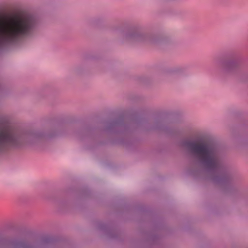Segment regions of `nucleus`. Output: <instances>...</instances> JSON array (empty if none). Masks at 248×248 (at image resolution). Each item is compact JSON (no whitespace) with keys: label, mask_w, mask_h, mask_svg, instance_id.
<instances>
[{"label":"nucleus","mask_w":248,"mask_h":248,"mask_svg":"<svg viewBox=\"0 0 248 248\" xmlns=\"http://www.w3.org/2000/svg\"><path fill=\"white\" fill-rule=\"evenodd\" d=\"M39 25L37 18L28 13L0 17V48L33 37Z\"/></svg>","instance_id":"obj_1"},{"label":"nucleus","mask_w":248,"mask_h":248,"mask_svg":"<svg viewBox=\"0 0 248 248\" xmlns=\"http://www.w3.org/2000/svg\"><path fill=\"white\" fill-rule=\"evenodd\" d=\"M16 245L17 246H19L18 244H16Z\"/></svg>","instance_id":"obj_4"},{"label":"nucleus","mask_w":248,"mask_h":248,"mask_svg":"<svg viewBox=\"0 0 248 248\" xmlns=\"http://www.w3.org/2000/svg\"><path fill=\"white\" fill-rule=\"evenodd\" d=\"M186 146L207 167L213 170L218 168L219 160L213 144L203 140L190 141L186 142Z\"/></svg>","instance_id":"obj_3"},{"label":"nucleus","mask_w":248,"mask_h":248,"mask_svg":"<svg viewBox=\"0 0 248 248\" xmlns=\"http://www.w3.org/2000/svg\"><path fill=\"white\" fill-rule=\"evenodd\" d=\"M35 135L23 133L8 125L0 126V151L7 147H20L34 142Z\"/></svg>","instance_id":"obj_2"}]
</instances>
